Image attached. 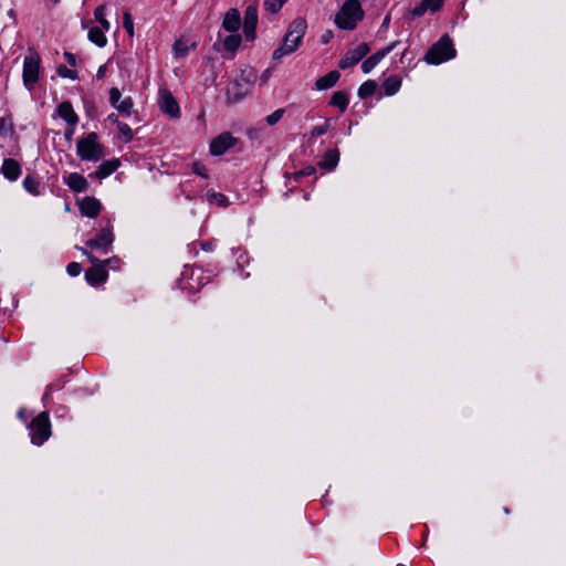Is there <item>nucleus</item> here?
<instances>
[{
  "mask_svg": "<svg viewBox=\"0 0 566 566\" xmlns=\"http://www.w3.org/2000/svg\"><path fill=\"white\" fill-rule=\"evenodd\" d=\"M376 88H377L376 82L368 80L359 86L358 96L361 99L368 98L376 92Z\"/></svg>",
  "mask_w": 566,
  "mask_h": 566,
  "instance_id": "27",
  "label": "nucleus"
},
{
  "mask_svg": "<svg viewBox=\"0 0 566 566\" xmlns=\"http://www.w3.org/2000/svg\"><path fill=\"white\" fill-rule=\"evenodd\" d=\"M83 254H85L90 262L93 264L92 268L86 270L85 279L90 285H98L107 280L108 273L105 269V264L101 263V261L95 258L92 253H90L86 249L80 248Z\"/></svg>",
  "mask_w": 566,
  "mask_h": 566,
  "instance_id": "6",
  "label": "nucleus"
},
{
  "mask_svg": "<svg viewBox=\"0 0 566 566\" xmlns=\"http://www.w3.org/2000/svg\"><path fill=\"white\" fill-rule=\"evenodd\" d=\"M104 74H105V66H101L97 71V78H103L104 77Z\"/></svg>",
  "mask_w": 566,
  "mask_h": 566,
  "instance_id": "51",
  "label": "nucleus"
},
{
  "mask_svg": "<svg viewBox=\"0 0 566 566\" xmlns=\"http://www.w3.org/2000/svg\"><path fill=\"white\" fill-rule=\"evenodd\" d=\"M314 172H315V168H314V167H308V168H306V169L301 170L300 172H297V174H296V178H297L298 176H304V175L310 176V175H312V174H314Z\"/></svg>",
  "mask_w": 566,
  "mask_h": 566,
  "instance_id": "49",
  "label": "nucleus"
},
{
  "mask_svg": "<svg viewBox=\"0 0 566 566\" xmlns=\"http://www.w3.org/2000/svg\"><path fill=\"white\" fill-rule=\"evenodd\" d=\"M105 12H106V6L105 4H101L98 6L95 11H94V18L95 20L101 24V27L108 31L111 29V23L108 20H106L105 18Z\"/></svg>",
  "mask_w": 566,
  "mask_h": 566,
  "instance_id": "28",
  "label": "nucleus"
},
{
  "mask_svg": "<svg viewBox=\"0 0 566 566\" xmlns=\"http://www.w3.org/2000/svg\"><path fill=\"white\" fill-rule=\"evenodd\" d=\"M11 128V123L7 118H0V133H6Z\"/></svg>",
  "mask_w": 566,
  "mask_h": 566,
  "instance_id": "46",
  "label": "nucleus"
},
{
  "mask_svg": "<svg viewBox=\"0 0 566 566\" xmlns=\"http://www.w3.org/2000/svg\"><path fill=\"white\" fill-rule=\"evenodd\" d=\"M427 10H430L432 12L438 11L443 3V0H422Z\"/></svg>",
  "mask_w": 566,
  "mask_h": 566,
  "instance_id": "40",
  "label": "nucleus"
},
{
  "mask_svg": "<svg viewBox=\"0 0 566 566\" xmlns=\"http://www.w3.org/2000/svg\"><path fill=\"white\" fill-rule=\"evenodd\" d=\"M364 18V11L358 0H346L334 22L342 30H354L358 22Z\"/></svg>",
  "mask_w": 566,
  "mask_h": 566,
  "instance_id": "2",
  "label": "nucleus"
},
{
  "mask_svg": "<svg viewBox=\"0 0 566 566\" xmlns=\"http://www.w3.org/2000/svg\"><path fill=\"white\" fill-rule=\"evenodd\" d=\"M287 0H264V9L271 13H276L281 10Z\"/></svg>",
  "mask_w": 566,
  "mask_h": 566,
  "instance_id": "32",
  "label": "nucleus"
},
{
  "mask_svg": "<svg viewBox=\"0 0 566 566\" xmlns=\"http://www.w3.org/2000/svg\"><path fill=\"white\" fill-rule=\"evenodd\" d=\"M338 161H339L338 150L331 149V150L326 151V154L324 155L323 159L319 161L318 165L322 168L333 170L338 165Z\"/></svg>",
  "mask_w": 566,
  "mask_h": 566,
  "instance_id": "23",
  "label": "nucleus"
},
{
  "mask_svg": "<svg viewBox=\"0 0 566 566\" xmlns=\"http://www.w3.org/2000/svg\"><path fill=\"white\" fill-rule=\"evenodd\" d=\"M65 185L74 192H83L88 188V182L84 176L78 172H71L63 178Z\"/></svg>",
  "mask_w": 566,
  "mask_h": 566,
  "instance_id": "17",
  "label": "nucleus"
},
{
  "mask_svg": "<svg viewBox=\"0 0 566 566\" xmlns=\"http://www.w3.org/2000/svg\"><path fill=\"white\" fill-rule=\"evenodd\" d=\"M328 129H329V123H328V120H326L323 125H317V126L313 127L311 134H312V136L317 137V136H321V135H324L325 133H327Z\"/></svg>",
  "mask_w": 566,
  "mask_h": 566,
  "instance_id": "39",
  "label": "nucleus"
},
{
  "mask_svg": "<svg viewBox=\"0 0 566 566\" xmlns=\"http://www.w3.org/2000/svg\"><path fill=\"white\" fill-rule=\"evenodd\" d=\"M23 187L29 193H31L33 196H40L42 193L41 182L32 176H27L23 179Z\"/></svg>",
  "mask_w": 566,
  "mask_h": 566,
  "instance_id": "26",
  "label": "nucleus"
},
{
  "mask_svg": "<svg viewBox=\"0 0 566 566\" xmlns=\"http://www.w3.org/2000/svg\"><path fill=\"white\" fill-rule=\"evenodd\" d=\"M389 21H390V18H389V15H387V17L384 19L382 25H384V27H387V25H388V23H389Z\"/></svg>",
  "mask_w": 566,
  "mask_h": 566,
  "instance_id": "53",
  "label": "nucleus"
},
{
  "mask_svg": "<svg viewBox=\"0 0 566 566\" xmlns=\"http://www.w3.org/2000/svg\"><path fill=\"white\" fill-rule=\"evenodd\" d=\"M119 165L120 163L118 159L105 160L97 167V169L93 174L90 175V177L104 179L111 176L113 172H115Z\"/></svg>",
  "mask_w": 566,
  "mask_h": 566,
  "instance_id": "18",
  "label": "nucleus"
},
{
  "mask_svg": "<svg viewBox=\"0 0 566 566\" xmlns=\"http://www.w3.org/2000/svg\"><path fill=\"white\" fill-rule=\"evenodd\" d=\"M258 23V10L254 6H249L244 13L243 32L247 40H253L255 36V28Z\"/></svg>",
  "mask_w": 566,
  "mask_h": 566,
  "instance_id": "14",
  "label": "nucleus"
},
{
  "mask_svg": "<svg viewBox=\"0 0 566 566\" xmlns=\"http://www.w3.org/2000/svg\"><path fill=\"white\" fill-rule=\"evenodd\" d=\"M120 97H122V94H120L118 88H116V87L111 88V91H109V102H111L112 106H114L116 108V106L122 101Z\"/></svg>",
  "mask_w": 566,
  "mask_h": 566,
  "instance_id": "38",
  "label": "nucleus"
},
{
  "mask_svg": "<svg viewBox=\"0 0 566 566\" xmlns=\"http://www.w3.org/2000/svg\"><path fill=\"white\" fill-rule=\"evenodd\" d=\"M208 199L211 203H214L220 207H226L228 205V198L220 192H210L208 193Z\"/></svg>",
  "mask_w": 566,
  "mask_h": 566,
  "instance_id": "34",
  "label": "nucleus"
},
{
  "mask_svg": "<svg viewBox=\"0 0 566 566\" xmlns=\"http://www.w3.org/2000/svg\"><path fill=\"white\" fill-rule=\"evenodd\" d=\"M241 43V36L239 34L228 35L223 41V48L228 52H235Z\"/></svg>",
  "mask_w": 566,
  "mask_h": 566,
  "instance_id": "29",
  "label": "nucleus"
},
{
  "mask_svg": "<svg viewBox=\"0 0 566 566\" xmlns=\"http://www.w3.org/2000/svg\"><path fill=\"white\" fill-rule=\"evenodd\" d=\"M455 56V49L451 39L448 35H443L440 40L433 44L427 52L424 60L429 64H440Z\"/></svg>",
  "mask_w": 566,
  "mask_h": 566,
  "instance_id": "4",
  "label": "nucleus"
},
{
  "mask_svg": "<svg viewBox=\"0 0 566 566\" xmlns=\"http://www.w3.org/2000/svg\"><path fill=\"white\" fill-rule=\"evenodd\" d=\"M189 46L184 40H178L174 44V54L176 57H184L188 54Z\"/></svg>",
  "mask_w": 566,
  "mask_h": 566,
  "instance_id": "33",
  "label": "nucleus"
},
{
  "mask_svg": "<svg viewBox=\"0 0 566 566\" xmlns=\"http://www.w3.org/2000/svg\"><path fill=\"white\" fill-rule=\"evenodd\" d=\"M249 82L232 81L227 87V102L230 104L241 101L249 91Z\"/></svg>",
  "mask_w": 566,
  "mask_h": 566,
  "instance_id": "12",
  "label": "nucleus"
},
{
  "mask_svg": "<svg viewBox=\"0 0 566 566\" xmlns=\"http://www.w3.org/2000/svg\"><path fill=\"white\" fill-rule=\"evenodd\" d=\"M133 99L132 97H125L120 101V103L116 106V109L122 113L123 115L129 116L133 111Z\"/></svg>",
  "mask_w": 566,
  "mask_h": 566,
  "instance_id": "31",
  "label": "nucleus"
},
{
  "mask_svg": "<svg viewBox=\"0 0 566 566\" xmlns=\"http://www.w3.org/2000/svg\"><path fill=\"white\" fill-rule=\"evenodd\" d=\"M64 57L66 59L69 64L73 65V66L76 64V57L74 54H72L70 52H65Z\"/></svg>",
  "mask_w": 566,
  "mask_h": 566,
  "instance_id": "48",
  "label": "nucleus"
},
{
  "mask_svg": "<svg viewBox=\"0 0 566 566\" xmlns=\"http://www.w3.org/2000/svg\"><path fill=\"white\" fill-rule=\"evenodd\" d=\"M39 57L35 55H28L23 61V83L25 87L31 91L39 78Z\"/></svg>",
  "mask_w": 566,
  "mask_h": 566,
  "instance_id": "7",
  "label": "nucleus"
},
{
  "mask_svg": "<svg viewBox=\"0 0 566 566\" xmlns=\"http://www.w3.org/2000/svg\"><path fill=\"white\" fill-rule=\"evenodd\" d=\"M405 59H408V51H403L402 55H401V62H403Z\"/></svg>",
  "mask_w": 566,
  "mask_h": 566,
  "instance_id": "54",
  "label": "nucleus"
},
{
  "mask_svg": "<svg viewBox=\"0 0 566 566\" xmlns=\"http://www.w3.org/2000/svg\"><path fill=\"white\" fill-rule=\"evenodd\" d=\"M1 172L8 180L15 181L21 174V167L14 159H4Z\"/></svg>",
  "mask_w": 566,
  "mask_h": 566,
  "instance_id": "19",
  "label": "nucleus"
},
{
  "mask_svg": "<svg viewBox=\"0 0 566 566\" xmlns=\"http://www.w3.org/2000/svg\"><path fill=\"white\" fill-rule=\"evenodd\" d=\"M284 114V109L283 108H279L276 111H274L272 114L268 115L265 120L269 125H274L276 124L283 116Z\"/></svg>",
  "mask_w": 566,
  "mask_h": 566,
  "instance_id": "37",
  "label": "nucleus"
},
{
  "mask_svg": "<svg viewBox=\"0 0 566 566\" xmlns=\"http://www.w3.org/2000/svg\"><path fill=\"white\" fill-rule=\"evenodd\" d=\"M57 114L71 126H75L78 122V117L70 102L61 103L57 107Z\"/></svg>",
  "mask_w": 566,
  "mask_h": 566,
  "instance_id": "20",
  "label": "nucleus"
},
{
  "mask_svg": "<svg viewBox=\"0 0 566 566\" xmlns=\"http://www.w3.org/2000/svg\"><path fill=\"white\" fill-rule=\"evenodd\" d=\"M349 103L348 95L343 91H337L333 94L329 104L345 112Z\"/></svg>",
  "mask_w": 566,
  "mask_h": 566,
  "instance_id": "24",
  "label": "nucleus"
},
{
  "mask_svg": "<svg viewBox=\"0 0 566 566\" xmlns=\"http://www.w3.org/2000/svg\"><path fill=\"white\" fill-rule=\"evenodd\" d=\"M108 119L112 120L113 123H118L117 116L115 114L108 115Z\"/></svg>",
  "mask_w": 566,
  "mask_h": 566,
  "instance_id": "52",
  "label": "nucleus"
},
{
  "mask_svg": "<svg viewBox=\"0 0 566 566\" xmlns=\"http://www.w3.org/2000/svg\"><path fill=\"white\" fill-rule=\"evenodd\" d=\"M18 417H19V419H21L22 421H24V422H25V421H27L25 410H24V409H20V410L18 411Z\"/></svg>",
  "mask_w": 566,
  "mask_h": 566,
  "instance_id": "50",
  "label": "nucleus"
},
{
  "mask_svg": "<svg viewBox=\"0 0 566 566\" xmlns=\"http://www.w3.org/2000/svg\"><path fill=\"white\" fill-rule=\"evenodd\" d=\"M72 134H73V130L66 132V137H71Z\"/></svg>",
  "mask_w": 566,
  "mask_h": 566,
  "instance_id": "55",
  "label": "nucleus"
},
{
  "mask_svg": "<svg viewBox=\"0 0 566 566\" xmlns=\"http://www.w3.org/2000/svg\"><path fill=\"white\" fill-rule=\"evenodd\" d=\"M307 29V22L304 18L294 19L284 35L282 44L274 50L272 57L280 60L285 55L295 52L302 43Z\"/></svg>",
  "mask_w": 566,
  "mask_h": 566,
  "instance_id": "1",
  "label": "nucleus"
},
{
  "mask_svg": "<svg viewBox=\"0 0 566 566\" xmlns=\"http://www.w3.org/2000/svg\"><path fill=\"white\" fill-rule=\"evenodd\" d=\"M399 41H394L386 48L379 50L368 59H366L361 64V71L367 74L371 72V70L386 56L388 55L397 45Z\"/></svg>",
  "mask_w": 566,
  "mask_h": 566,
  "instance_id": "13",
  "label": "nucleus"
},
{
  "mask_svg": "<svg viewBox=\"0 0 566 566\" xmlns=\"http://www.w3.org/2000/svg\"><path fill=\"white\" fill-rule=\"evenodd\" d=\"M192 171L198 175V176H201L203 178H208V175H207V169L206 167L200 164V163H195L192 165Z\"/></svg>",
  "mask_w": 566,
  "mask_h": 566,
  "instance_id": "43",
  "label": "nucleus"
},
{
  "mask_svg": "<svg viewBox=\"0 0 566 566\" xmlns=\"http://www.w3.org/2000/svg\"><path fill=\"white\" fill-rule=\"evenodd\" d=\"M369 52L367 43H360L356 48L349 50L345 56L339 61L338 66L342 70H346L356 65L363 57Z\"/></svg>",
  "mask_w": 566,
  "mask_h": 566,
  "instance_id": "11",
  "label": "nucleus"
},
{
  "mask_svg": "<svg viewBox=\"0 0 566 566\" xmlns=\"http://www.w3.org/2000/svg\"><path fill=\"white\" fill-rule=\"evenodd\" d=\"M82 216L95 218L102 210V203L94 197H85L77 202Z\"/></svg>",
  "mask_w": 566,
  "mask_h": 566,
  "instance_id": "15",
  "label": "nucleus"
},
{
  "mask_svg": "<svg viewBox=\"0 0 566 566\" xmlns=\"http://www.w3.org/2000/svg\"><path fill=\"white\" fill-rule=\"evenodd\" d=\"M334 34H333V31L331 30H326L322 36H321V42L323 44H327L332 39H333Z\"/></svg>",
  "mask_w": 566,
  "mask_h": 566,
  "instance_id": "47",
  "label": "nucleus"
},
{
  "mask_svg": "<svg viewBox=\"0 0 566 566\" xmlns=\"http://www.w3.org/2000/svg\"><path fill=\"white\" fill-rule=\"evenodd\" d=\"M101 263H104L105 268L109 266L112 269H119L120 260L118 258H116V256H113V258L107 259L105 261H101Z\"/></svg>",
  "mask_w": 566,
  "mask_h": 566,
  "instance_id": "45",
  "label": "nucleus"
},
{
  "mask_svg": "<svg viewBox=\"0 0 566 566\" xmlns=\"http://www.w3.org/2000/svg\"><path fill=\"white\" fill-rule=\"evenodd\" d=\"M31 442L42 446L51 437V423L46 411L38 415L28 426Z\"/></svg>",
  "mask_w": 566,
  "mask_h": 566,
  "instance_id": "5",
  "label": "nucleus"
},
{
  "mask_svg": "<svg viewBox=\"0 0 566 566\" xmlns=\"http://www.w3.org/2000/svg\"><path fill=\"white\" fill-rule=\"evenodd\" d=\"M427 8L423 3V1H421L417 7H415L411 11H410V14L412 17H421L426 12H427Z\"/></svg>",
  "mask_w": 566,
  "mask_h": 566,
  "instance_id": "44",
  "label": "nucleus"
},
{
  "mask_svg": "<svg viewBox=\"0 0 566 566\" xmlns=\"http://www.w3.org/2000/svg\"><path fill=\"white\" fill-rule=\"evenodd\" d=\"M340 74L338 71H331L326 75L319 77L315 86L317 90L323 91L333 87L339 80Z\"/></svg>",
  "mask_w": 566,
  "mask_h": 566,
  "instance_id": "22",
  "label": "nucleus"
},
{
  "mask_svg": "<svg viewBox=\"0 0 566 566\" xmlns=\"http://www.w3.org/2000/svg\"><path fill=\"white\" fill-rule=\"evenodd\" d=\"M82 271V266L77 262H71L66 266V272L70 276H77Z\"/></svg>",
  "mask_w": 566,
  "mask_h": 566,
  "instance_id": "41",
  "label": "nucleus"
},
{
  "mask_svg": "<svg viewBox=\"0 0 566 566\" xmlns=\"http://www.w3.org/2000/svg\"><path fill=\"white\" fill-rule=\"evenodd\" d=\"M57 73H59L60 76L65 77V78H71V80H76L77 78L76 71L70 70V69H67L64 65H60L57 67Z\"/></svg>",
  "mask_w": 566,
  "mask_h": 566,
  "instance_id": "36",
  "label": "nucleus"
},
{
  "mask_svg": "<svg viewBox=\"0 0 566 566\" xmlns=\"http://www.w3.org/2000/svg\"><path fill=\"white\" fill-rule=\"evenodd\" d=\"M241 24L240 12L237 9H230L223 19L222 25L229 32H235Z\"/></svg>",
  "mask_w": 566,
  "mask_h": 566,
  "instance_id": "21",
  "label": "nucleus"
},
{
  "mask_svg": "<svg viewBox=\"0 0 566 566\" xmlns=\"http://www.w3.org/2000/svg\"><path fill=\"white\" fill-rule=\"evenodd\" d=\"M63 387V385H55V384H50L46 386L45 388V391H44V395H43V401L44 403L48 402V400L51 398L52 396V392L54 389H61Z\"/></svg>",
  "mask_w": 566,
  "mask_h": 566,
  "instance_id": "42",
  "label": "nucleus"
},
{
  "mask_svg": "<svg viewBox=\"0 0 566 566\" xmlns=\"http://www.w3.org/2000/svg\"><path fill=\"white\" fill-rule=\"evenodd\" d=\"M76 153L82 160L98 161L103 156V146L98 143L96 133H90L80 138L76 144Z\"/></svg>",
  "mask_w": 566,
  "mask_h": 566,
  "instance_id": "3",
  "label": "nucleus"
},
{
  "mask_svg": "<svg viewBox=\"0 0 566 566\" xmlns=\"http://www.w3.org/2000/svg\"><path fill=\"white\" fill-rule=\"evenodd\" d=\"M400 86L401 80L397 76H390L386 78L382 83V87L387 96L395 95L400 90Z\"/></svg>",
  "mask_w": 566,
  "mask_h": 566,
  "instance_id": "25",
  "label": "nucleus"
},
{
  "mask_svg": "<svg viewBox=\"0 0 566 566\" xmlns=\"http://www.w3.org/2000/svg\"><path fill=\"white\" fill-rule=\"evenodd\" d=\"M90 23H91V21H82L83 29H88V32H87L88 40L92 43L96 44L97 46L104 48L107 43V38L105 35L106 30H104L103 28H98V27L90 28Z\"/></svg>",
  "mask_w": 566,
  "mask_h": 566,
  "instance_id": "16",
  "label": "nucleus"
},
{
  "mask_svg": "<svg viewBox=\"0 0 566 566\" xmlns=\"http://www.w3.org/2000/svg\"><path fill=\"white\" fill-rule=\"evenodd\" d=\"M158 105L160 111L171 118L180 117V107L177 99L167 88L159 90Z\"/></svg>",
  "mask_w": 566,
  "mask_h": 566,
  "instance_id": "8",
  "label": "nucleus"
},
{
  "mask_svg": "<svg viewBox=\"0 0 566 566\" xmlns=\"http://www.w3.org/2000/svg\"><path fill=\"white\" fill-rule=\"evenodd\" d=\"M117 128H118L119 136L123 139V142L128 143L133 139V130L128 124L118 122Z\"/></svg>",
  "mask_w": 566,
  "mask_h": 566,
  "instance_id": "30",
  "label": "nucleus"
},
{
  "mask_svg": "<svg viewBox=\"0 0 566 566\" xmlns=\"http://www.w3.org/2000/svg\"><path fill=\"white\" fill-rule=\"evenodd\" d=\"M237 144V138L230 133L224 132L214 137L210 143V154L212 156H221L228 149L232 148Z\"/></svg>",
  "mask_w": 566,
  "mask_h": 566,
  "instance_id": "10",
  "label": "nucleus"
},
{
  "mask_svg": "<svg viewBox=\"0 0 566 566\" xmlns=\"http://www.w3.org/2000/svg\"><path fill=\"white\" fill-rule=\"evenodd\" d=\"M123 27L130 38L134 36V22L130 13L125 11L123 13Z\"/></svg>",
  "mask_w": 566,
  "mask_h": 566,
  "instance_id": "35",
  "label": "nucleus"
},
{
  "mask_svg": "<svg viewBox=\"0 0 566 566\" xmlns=\"http://www.w3.org/2000/svg\"><path fill=\"white\" fill-rule=\"evenodd\" d=\"M113 241H114V234L112 231V226L108 222L107 227L103 228L98 232L96 238L86 241V247L92 250H98V251H102L103 253H107Z\"/></svg>",
  "mask_w": 566,
  "mask_h": 566,
  "instance_id": "9",
  "label": "nucleus"
}]
</instances>
